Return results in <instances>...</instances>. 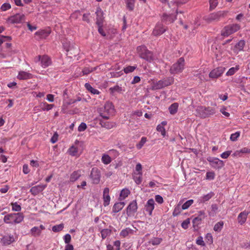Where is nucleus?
Instances as JSON below:
<instances>
[{"label": "nucleus", "mask_w": 250, "mask_h": 250, "mask_svg": "<svg viewBox=\"0 0 250 250\" xmlns=\"http://www.w3.org/2000/svg\"><path fill=\"white\" fill-rule=\"evenodd\" d=\"M45 229V228L43 225H40L39 227L35 226L31 228L30 232L32 236L38 237L41 235L42 230Z\"/></svg>", "instance_id": "14"}, {"label": "nucleus", "mask_w": 250, "mask_h": 250, "mask_svg": "<svg viewBox=\"0 0 250 250\" xmlns=\"http://www.w3.org/2000/svg\"><path fill=\"white\" fill-rule=\"evenodd\" d=\"M90 178L93 183L98 184L101 178L100 171L96 167L93 168L91 171Z\"/></svg>", "instance_id": "11"}, {"label": "nucleus", "mask_w": 250, "mask_h": 250, "mask_svg": "<svg viewBox=\"0 0 250 250\" xmlns=\"http://www.w3.org/2000/svg\"><path fill=\"white\" fill-rule=\"evenodd\" d=\"M63 239L65 243L67 244V245L69 244V243L71 240V235L69 234H65L63 237Z\"/></svg>", "instance_id": "63"}, {"label": "nucleus", "mask_w": 250, "mask_h": 250, "mask_svg": "<svg viewBox=\"0 0 250 250\" xmlns=\"http://www.w3.org/2000/svg\"><path fill=\"white\" fill-rule=\"evenodd\" d=\"M17 237H15L13 235L8 234L4 235L1 239V242L2 245L7 246L10 245L13 242H15Z\"/></svg>", "instance_id": "12"}, {"label": "nucleus", "mask_w": 250, "mask_h": 250, "mask_svg": "<svg viewBox=\"0 0 250 250\" xmlns=\"http://www.w3.org/2000/svg\"><path fill=\"white\" fill-rule=\"evenodd\" d=\"M125 204L123 202H118L115 203L112 208V211L113 212L117 213L121 210L124 207Z\"/></svg>", "instance_id": "29"}, {"label": "nucleus", "mask_w": 250, "mask_h": 250, "mask_svg": "<svg viewBox=\"0 0 250 250\" xmlns=\"http://www.w3.org/2000/svg\"><path fill=\"white\" fill-rule=\"evenodd\" d=\"M102 162L105 165H108L111 162V158L109 155L104 154L101 158Z\"/></svg>", "instance_id": "39"}, {"label": "nucleus", "mask_w": 250, "mask_h": 250, "mask_svg": "<svg viewBox=\"0 0 250 250\" xmlns=\"http://www.w3.org/2000/svg\"><path fill=\"white\" fill-rule=\"evenodd\" d=\"M193 200L192 199L186 201L182 206V209L183 210L188 209L192 204Z\"/></svg>", "instance_id": "53"}, {"label": "nucleus", "mask_w": 250, "mask_h": 250, "mask_svg": "<svg viewBox=\"0 0 250 250\" xmlns=\"http://www.w3.org/2000/svg\"><path fill=\"white\" fill-rule=\"evenodd\" d=\"M214 195V192L211 191L209 193H208L207 194L201 197V201L203 202H207Z\"/></svg>", "instance_id": "44"}, {"label": "nucleus", "mask_w": 250, "mask_h": 250, "mask_svg": "<svg viewBox=\"0 0 250 250\" xmlns=\"http://www.w3.org/2000/svg\"><path fill=\"white\" fill-rule=\"evenodd\" d=\"M45 186L43 185H39L34 187H33L30 189V192L32 194L36 195L39 193L43 191L45 188Z\"/></svg>", "instance_id": "21"}, {"label": "nucleus", "mask_w": 250, "mask_h": 250, "mask_svg": "<svg viewBox=\"0 0 250 250\" xmlns=\"http://www.w3.org/2000/svg\"><path fill=\"white\" fill-rule=\"evenodd\" d=\"M97 110L100 116L105 120L113 116L115 112L113 104L110 102H106L104 106L99 107Z\"/></svg>", "instance_id": "1"}, {"label": "nucleus", "mask_w": 250, "mask_h": 250, "mask_svg": "<svg viewBox=\"0 0 250 250\" xmlns=\"http://www.w3.org/2000/svg\"><path fill=\"white\" fill-rule=\"evenodd\" d=\"M181 208L179 205H178L175 208L173 212L174 216H178L181 212Z\"/></svg>", "instance_id": "55"}, {"label": "nucleus", "mask_w": 250, "mask_h": 250, "mask_svg": "<svg viewBox=\"0 0 250 250\" xmlns=\"http://www.w3.org/2000/svg\"><path fill=\"white\" fill-rule=\"evenodd\" d=\"M54 106V104H48L46 102H42L40 104V107L43 111H49L52 109Z\"/></svg>", "instance_id": "34"}, {"label": "nucleus", "mask_w": 250, "mask_h": 250, "mask_svg": "<svg viewBox=\"0 0 250 250\" xmlns=\"http://www.w3.org/2000/svg\"><path fill=\"white\" fill-rule=\"evenodd\" d=\"M205 218V212L204 211H199L198 216L195 217L192 220L193 226H198L201 224L202 221Z\"/></svg>", "instance_id": "16"}, {"label": "nucleus", "mask_w": 250, "mask_h": 250, "mask_svg": "<svg viewBox=\"0 0 250 250\" xmlns=\"http://www.w3.org/2000/svg\"><path fill=\"white\" fill-rule=\"evenodd\" d=\"M196 243L198 245L201 246H205V243L203 241V238L202 236H199L196 240Z\"/></svg>", "instance_id": "61"}, {"label": "nucleus", "mask_w": 250, "mask_h": 250, "mask_svg": "<svg viewBox=\"0 0 250 250\" xmlns=\"http://www.w3.org/2000/svg\"><path fill=\"white\" fill-rule=\"evenodd\" d=\"M167 28L161 22H158L154 28L152 34L154 36H159L166 32Z\"/></svg>", "instance_id": "10"}, {"label": "nucleus", "mask_w": 250, "mask_h": 250, "mask_svg": "<svg viewBox=\"0 0 250 250\" xmlns=\"http://www.w3.org/2000/svg\"><path fill=\"white\" fill-rule=\"evenodd\" d=\"M10 205L12 207V210L13 211L19 212L21 210V206L19 205L17 202L11 203Z\"/></svg>", "instance_id": "46"}, {"label": "nucleus", "mask_w": 250, "mask_h": 250, "mask_svg": "<svg viewBox=\"0 0 250 250\" xmlns=\"http://www.w3.org/2000/svg\"><path fill=\"white\" fill-rule=\"evenodd\" d=\"M11 8V5L9 3H3L0 7V10L2 11H5Z\"/></svg>", "instance_id": "59"}, {"label": "nucleus", "mask_w": 250, "mask_h": 250, "mask_svg": "<svg viewBox=\"0 0 250 250\" xmlns=\"http://www.w3.org/2000/svg\"><path fill=\"white\" fill-rule=\"evenodd\" d=\"M87 128V126L85 123H82L78 127V130L80 132L84 131Z\"/></svg>", "instance_id": "62"}, {"label": "nucleus", "mask_w": 250, "mask_h": 250, "mask_svg": "<svg viewBox=\"0 0 250 250\" xmlns=\"http://www.w3.org/2000/svg\"><path fill=\"white\" fill-rule=\"evenodd\" d=\"M109 189L108 188H104L103 192L104 205L107 206L109 204L110 197L109 195Z\"/></svg>", "instance_id": "23"}, {"label": "nucleus", "mask_w": 250, "mask_h": 250, "mask_svg": "<svg viewBox=\"0 0 250 250\" xmlns=\"http://www.w3.org/2000/svg\"><path fill=\"white\" fill-rule=\"evenodd\" d=\"M17 77L20 80H26L31 78V74L25 71H21Z\"/></svg>", "instance_id": "32"}, {"label": "nucleus", "mask_w": 250, "mask_h": 250, "mask_svg": "<svg viewBox=\"0 0 250 250\" xmlns=\"http://www.w3.org/2000/svg\"><path fill=\"white\" fill-rule=\"evenodd\" d=\"M176 19V15H167V14H164L162 17V21L166 23H170L173 22Z\"/></svg>", "instance_id": "18"}, {"label": "nucleus", "mask_w": 250, "mask_h": 250, "mask_svg": "<svg viewBox=\"0 0 250 250\" xmlns=\"http://www.w3.org/2000/svg\"><path fill=\"white\" fill-rule=\"evenodd\" d=\"M100 124L102 127H104L108 129L113 128L116 126V124L115 122L109 121L104 122L103 121H100Z\"/></svg>", "instance_id": "24"}, {"label": "nucleus", "mask_w": 250, "mask_h": 250, "mask_svg": "<svg viewBox=\"0 0 250 250\" xmlns=\"http://www.w3.org/2000/svg\"><path fill=\"white\" fill-rule=\"evenodd\" d=\"M245 45V42L244 40H240L238 43H237L234 48V51L235 53H238L239 52L243 50L244 47Z\"/></svg>", "instance_id": "28"}, {"label": "nucleus", "mask_w": 250, "mask_h": 250, "mask_svg": "<svg viewBox=\"0 0 250 250\" xmlns=\"http://www.w3.org/2000/svg\"><path fill=\"white\" fill-rule=\"evenodd\" d=\"M178 106L179 104L177 103H174L171 104L168 108L169 113L172 115L175 114L177 112Z\"/></svg>", "instance_id": "38"}, {"label": "nucleus", "mask_w": 250, "mask_h": 250, "mask_svg": "<svg viewBox=\"0 0 250 250\" xmlns=\"http://www.w3.org/2000/svg\"><path fill=\"white\" fill-rule=\"evenodd\" d=\"M110 93L112 95H114L115 93H121L122 92V88L118 85H116L113 87H111L109 89Z\"/></svg>", "instance_id": "36"}, {"label": "nucleus", "mask_w": 250, "mask_h": 250, "mask_svg": "<svg viewBox=\"0 0 250 250\" xmlns=\"http://www.w3.org/2000/svg\"><path fill=\"white\" fill-rule=\"evenodd\" d=\"M137 68L136 65L128 66L124 68V71L125 73L127 74L133 72Z\"/></svg>", "instance_id": "51"}, {"label": "nucleus", "mask_w": 250, "mask_h": 250, "mask_svg": "<svg viewBox=\"0 0 250 250\" xmlns=\"http://www.w3.org/2000/svg\"><path fill=\"white\" fill-rule=\"evenodd\" d=\"M167 125V122L166 121L161 122V124L157 126L156 130L157 131L161 132L162 136H165L166 134V129L164 126Z\"/></svg>", "instance_id": "27"}, {"label": "nucleus", "mask_w": 250, "mask_h": 250, "mask_svg": "<svg viewBox=\"0 0 250 250\" xmlns=\"http://www.w3.org/2000/svg\"><path fill=\"white\" fill-rule=\"evenodd\" d=\"M135 175L133 176V179L134 180L135 183L139 185L142 182V175H137V173L134 174Z\"/></svg>", "instance_id": "58"}, {"label": "nucleus", "mask_w": 250, "mask_h": 250, "mask_svg": "<svg viewBox=\"0 0 250 250\" xmlns=\"http://www.w3.org/2000/svg\"><path fill=\"white\" fill-rule=\"evenodd\" d=\"M225 68L217 67L212 70L209 74V77L210 78H217L221 76L224 73Z\"/></svg>", "instance_id": "17"}, {"label": "nucleus", "mask_w": 250, "mask_h": 250, "mask_svg": "<svg viewBox=\"0 0 250 250\" xmlns=\"http://www.w3.org/2000/svg\"><path fill=\"white\" fill-rule=\"evenodd\" d=\"M217 210H218L217 205L216 204L212 205L211 207V210L208 211L209 216H212V217L214 216L217 212Z\"/></svg>", "instance_id": "42"}, {"label": "nucleus", "mask_w": 250, "mask_h": 250, "mask_svg": "<svg viewBox=\"0 0 250 250\" xmlns=\"http://www.w3.org/2000/svg\"><path fill=\"white\" fill-rule=\"evenodd\" d=\"M240 132L239 131L236 132L234 133L231 134L230 139L232 141H236L237 138L240 136Z\"/></svg>", "instance_id": "56"}, {"label": "nucleus", "mask_w": 250, "mask_h": 250, "mask_svg": "<svg viewBox=\"0 0 250 250\" xmlns=\"http://www.w3.org/2000/svg\"><path fill=\"white\" fill-rule=\"evenodd\" d=\"M125 3L127 8L129 11H132L134 8L135 0H126Z\"/></svg>", "instance_id": "43"}, {"label": "nucleus", "mask_w": 250, "mask_h": 250, "mask_svg": "<svg viewBox=\"0 0 250 250\" xmlns=\"http://www.w3.org/2000/svg\"><path fill=\"white\" fill-rule=\"evenodd\" d=\"M162 241V239L160 238L154 237L150 240L146 244V247L149 246L151 244L153 246H157L159 245Z\"/></svg>", "instance_id": "30"}, {"label": "nucleus", "mask_w": 250, "mask_h": 250, "mask_svg": "<svg viewBox=\"0 0 250 250\" xmlns=\"http://www.w3.org/2000/svg\"><path fill=\"white\" fill-rule=\"evenodd\" d=\"M25 21V16L22 14H16L7 18L6 21L12 24L21 23Z\"/></svg>", "instance_id": "9"}, {"label": "nucleus", "mask_w": 250, "mask_h": 250, "mask_svg": "<svg viewBox=\"0 0 250 250\" xmlns=\"http://www.w3.org/2000/svg\"><path fill=\"white\" fill-rule=\"evenodd\" d=\"M96 24L97 25H103L104 17L103 12L100 8H98L96 11Z\"/></svg>", "instance_id": "20"}, {"label": "nucleus", "mask_w": 250, "mask_h": 250, "mask_svg": "<svg viewBox=\"0 0 250 250\" xmlns=\"http://www.w3.org/2000/svg\"><path fill=\"white\" fill-rule=\"evenodd\" d=\"M101 236L103 239L106 238L108 236H109L111 233V230L108 229H103L101 231Z\"/></svg>", "instance_id": "41"}, {"label": "nucleus", "mask_w": 250, "mask_h": 250, "mask_svg": "<svg viewBox=\"0 0 250 250\" xmlns=\"http://www.w3.org/2000/svg\"><path fill=\"white\" fill-rule=\"evenodd\" d=\"M68 152L71 156H76L78 152V148L72 146L69 148Z\"/></svg>", "instance_id": "48"}, {"label": "nucleus", "mask_w": 250, "mask_h": 250, "mask_svg": "<svg viewBox=\"0 0 250 250\" xmlns=\"http://www.w3.org/2000/svg\"><path fill=\"white\" fill-rule=\"evenodd\" d=\"M147 138L146 137H143L139 143L136 145V147L138 149H140L143 146L144 144L146 142Z\"/></svg>", "instance_id": "50"}, {"label": "nucleus", "mask_w": 250, "mask_h": 250, "mask_svg": "<svg viewBox=\"0 0 250 250\" xmlns=\"http://www.w3.org/2000/svg\"><path fill=\"white\" fill-rule=\"evenodd\" d=\"M24 215L22 212L10 213L3 217V222L6 224L16 225L22 222Z\"/></svg>", "instance_id": "2"}, {"label": "nucleus", "mask_w": 250, "mask_h": 250, "mask_svg": "<svg viewBox=\"0 0 250 250\" xmlns=\"http://www.w3.org/2000/svg\"><path fill=\"white\" fill-rule=\"evenodd\" d=\"M208 162L211 163L213 167L220 168L223 166V162L217 158L208 159Z\"/></svg>", "instance_id": "19"}, {"label": "nucleus", "mask_w": 250, "mask_h": 250, "mask_svg": "<svg viewBox=\"0 0 250 250\" xmlns=\"http://www.w3.org/2000/svg\"><path fill=\"white\" fill-rule=\"evenodd\" d=\"M227 13L228 11H219L217 12L212 13L206 19V20L208 22L214 21H220L221 19L226 17Z\"/></svg>", "instance_id": "8"}, {"label": "nucleus", "mask_w": 250, "mask_h": 250, "mask_svg": "<svg viewBox=\"0 0 250 250\" xmlns=\"http://www.w3.org/2000/svg\"><path fill=\"white\" fill-rule=\"evenodd\" d=\"M64 228V225L62 223H61L59 225H57L54 226L52 227V231L54 232H58L62 231Z\"/></svg>", "instance_id": "47"}, {"label": "nucleus", "mask_w": 250, "mask_h": 250, "mask_svg": "<svg viewBox=\"0 0 250 250\" xmlns=\"http://www.w3.org/2000/svg\"><path fill=\"white\" fill-rule=\"evenodd\" d=\"M133 230L130 228H126L123 229L120 232V236L125 237L128 236L129 234L133 233Z\"/></svg>", "instance_id": "40"}, {"label": "nucleus", "mask_w": 250, "mask_h": 250, "mask_svg": "<svg viewBox=\"0 0 250 250\" xmlns=\"http://www.w3.org/2000/svg\"><path fill=\"white\" fill-rule=\"evenodd\" d=\"M81 175L80 170H76L73 171L70 176V181L71 182H75L78 180Z\"/></svg>", "instance_id": "33"}, {"label": "nucleus", "mask_w": 250, "mask_h": 250, "mask_svg": "<svg viewBox=\"0 0 250 250\" xmlns=\"http://www.w3.org/2000/svg\"><path fill=\"white\" fill-rule=\"evenodd\" d=\"M215 174L213 171H208L206 173V179L208 180H213L215 178Z\"/></svg>", "instance_id": "52"}, {"label": "nucleus", "mask_w": 250, "mask_h": 250, "mask_svg": "<svg viewBox=\"0 0 250 250\" xmlns=\"http://www.w3.org/2000/svg\"><path fill=\"white\" fill-rule=\"evenodd\" d=\"M139 56L148 62L154 60V57L152 52L148 50L144 45L139 46L137 48Z\"/></svg>", "instance_id": "4"}, {"label": "nucleus", "mask_w": 250, "mask_h": 250, "mask_svg": "<svg viewBox=\"0 0 250 250\" xmlns=\"http://www.w3.org/2000/svg\"><path fill=\"white\" fill-rule=\"evenodd\" d=\"M185 59L183 57L180 58L177 61L171 66L169 72L171 74H178L183 72L185 69Z\"/></svg>", "instance_id": "5"}, {"label": "nucleus", "mask_w": 250, "mask_h": 250, "mask_svg": "<svg viewBox=\"0 0 250 250\" xmlns=\"http://www.w3.org/2000/svg\"><path fill=\"white\" fill-rule=\"evenodd\" d=\"M84 86L88 91H89L93 94L98 95L100 94V91L92 87V86L89 83H86L84 85Z\"/></svg>", "instance_id": "37"}, {"label": "nucleus", "mask_w": 250, "mask_h": 250, "mask_svg": "<svg viewBox=\"0 0 250 250\" xmlns=\"http://www.w3.org/2000/svg\"><path fill=\"white\" fill-rule=\"evenodd\" d=\"M138 208L137 203L136 200L133 201L131 202L127 206L126 208V213L128 216H130L134 214L135 213Z\"/></svg>", "instance_id": "15"}, {"label": "nucleus", "mask_w": 250, "mask_h": 250, "mask_svg": "<svg viewBox=\"0 0 250 250\" xmlns=\"http://www.w3.org/2000/svg\"><path fill=\"white\" fill-rule=\"evenodd\" d=\"M197 116L201 118L205 119L213 115L216 113L214 107L205 106H199L196 109Z\"/></svg>", "instance_id": "3"}, {"label": "nucleus", "mask_w": 250, "mask_h": 250, "mask_svg": "<svg viewBox=\"0 0 250 250\" xmlns=\"http://www.w3.org/2000/svg\"><path fill=\"white\" fill-rule=\"evenodd\" d=\"M130 191L127 188H124L123 189L120 193L119 199L120 200H123L125 199L129 194H130Z\"/></svg>", "instance_id": "35"}, {"label": "nucleus", "mask_w": 250, "mask_h": 250, "mask_svg": "<svg viewBox=\"0 0 250 250\" xmlns=\"http://www.w3.org/2000/svg\"><path fill=\"white\" fill-rule=\"evenodd\" d=\"M209 4H210V10H212L214 9L218 4L217 0H209Z\"/></svg>", "instance_id": "57"}, {"label": "nucleus", "mask_w": 250, "mask_h": 250, "mask_svg": "<svg viewBox=\"0 0 250 250\" xmlns=\"http://www.w3.org/2000/svg\"><path fill=\"white\" fill-rule=\"evenodd\" d=\"M224 225V223L222 221H220L216 223L213 228V229L215 231L219 232L221 230Z\"/></svg>", "instance_id": "49"}, {"label": "nucleus", "mask_w": 250, "mask_h": 250, "mask_svg": "<svg viewBox=\"0 0 250 250\" xmlns=\"http://www.w3.org/2000/svg\"><path fill=\"white\" fill-rule=\"evenodd\" d=\"M248 215V213L246 211H244L243 212H241L240 213H239V214L238 216V217H237L238 222L240 225L244 224L247 220Z\"/></svg>", "instance_id": "25"}, {"label": "nucleus", "mask_w": 250, "mask_h": 250, "mask_svg": "<svg viewBox=\"0 0 250 250\" xmlns=\"http://www.w3.org/2000/svg\"><path fill=\"white\" fill-rule=\"evenodd\" d=\"M189 223L190 222L189 219H187L182 222L181 226L183 229H187L188 227Z\"/></svg>", "instance_id": "64"}, {"label": "nucleus", "mask_w": 250, "mask_h": 250, "mask_svg": "<svg viewBox=\"0 0 250 250\" xmlns=\"http://www.w3.org/2000/svg\"><path fill=\"white\" fill-rule=\"evenodd\" d=\"M155 202L153 199H149L145 206L146 210L148 212L150 215H151L152 211L154 209Z\"/></svg>", "instance_id": "22"}, {"label": "nucleus", "mask_w": 250, "mask_h": 250, "mask_svg": "<svg viewBox=\"0 0 250 250\" xmlns=\"http://www.w3.org/2000/svg\"><path fill=\"white\" fill-rule=\"evenodd\" d=\"M41 62V66L44 68L48 66L51 63L50 59L46 55L42 56Z\"/></svg>", "instance_id": "26"}, {"label": "nucleus", "mask_w": 250, "mask_h": 250, "mask_svg": "<svg viewBox=\"0 0 250 250\" xmlns=\"http://www.w3.org/2000/svg\"><path fill=\"white\" fill-rule=\"evenodd\" d=\"M239 69V65H237L235 67H232L229 69L228 72L226 73L227 76H232Z\"/></svg>", "instance_id": "45"}, {"label": "nucleus", "mask_w": 250, "mask_h": 250, "mask_svg": "<svg viewBox=\"0 0 250 250\" xmlns=\"http://www.w3.org/2000/svg\"><path fill=\"white\" fill-rule=\"evenodd\" d=\"M240 29L239 24L233 23L225 26L221 31V35L227 37L236 32Z\"/></svg>", "instance_id": "6"}, {"label": "nucleus", "mask_w": 250, "mask_h": 250, "mask_svg": "<svg viewBox=\"0 0 250 250\" xmlns=\"http://www.w3.org/2000/svg\"><path fill=\"white\" fill-rule=\"evenodd\" d=\"M173 82L174 78L172 77L165 78L153 83L152 89L157 90L162 89L172 84Z\"/></svg>", "instance_id": "7"}, {"label": "nucleus", "mask_w": 250, "mask_h": 250, "mask_svg": "<svg viewBox=\"0 0 250 250\" xmlns=\"http://www.w3.org/2000/svg\"><path fill=\"white\" fill-rule=\"evenodd\" d=\"M96 69V67H85L83 70L82 72L83 75H87Z\"/></svg>", "instance_id": "54"}, {"label": "nucleus", "mask_w": 250, "mask_h": 250, "mask_svg": "<svg viewBox=\"0 0 250 250\" xmlns=\"http://www.w3.org/2000/svg\"><path fill=\"white\" fill-rule=\"evenodd\" d=\"M51 30L49 28L42 29L37 31L35 35L39 40L45 39L51 33Z\"/></svg>", "instance_id": "13"}, {"label": "nucleus", "mask_w": 250, "mask_h": 250, "mask_svg": "<svg viewBox=\"0 0 250 250\" xmlns=\"http://www.w3.org/2000/svg\"><path fill=\"white\" fill-rule=\"evenodd\" d=\"M142 167L141 164L140 163L137 164L135 167V170H136V171H137L138 172L137 173V175H142Z\"/></svg>", "instance_id": "60"}, {"label": "nucleus", "mask_w": 250, "mask_h": 250, "mask_svg": "<svg viewBox=\"0 0 250 250\" xmlns=\"http://www.w3.org/2000/svg\"><path fill=\"white\" fill-rule=\"evenodd\" d=\"M120 245L121 242L119 240L115 241L114 242V246L115 248H114L112 245L109 244L106 246V250H120Z\"/></svg>", "instance_id": "31"}]
</instances>
